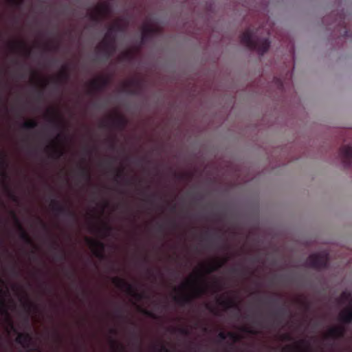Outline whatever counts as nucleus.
Wrapping results in <instances>:
<instances>
[{
	"label": "nucleus",
	"mask_w": 352,
	"mask_h": 352,
	"mask_svg": "<svg viewBox=\"0 0 352 352\" xmlns=\"http://www.w3.org/2000/svg\"><path fill=\"white\" fill-rule=\"evenodd\" d=\"M129 85L128 84H126V85H124V89H125V90H126V91H129V92L130 94H135V92H134L133 91H129Z\"/></svg>",
	"instance_id": "obj_56"
},
{
	"label": "nucleus",
	"mask_w": 352,
	"mask_h": 352,
	"mask_svg": "<svg viewBox=\"0 0 352 352\" xmlns=\"http://www.w3.org/2000/svg\"><path fill=\"white\" fill-rule=\"evenodd\" d=\"M243 332L248 333L252 335H256L258 333L257 331H255L250 327H243L241 329Z\"/></svg>",
	"instance_id": "obj_37"
},
{
	"label": "nucleus",
	"mask_w": 352,
	"mask_h": 352,
	"mask_svg": "<svg viewBox=\"0 0 352 352\" xmlns=\"http://www.w3.org/2000/svg\"><path fill=\"white\" fill-rule=\"evenodd\" d=\"M341 298L344 300H347L350 298L351 297V294L350 293H348L346 292H344L342 293L341 296H340Z\"/></svg>",
	"instance_id": "obj_42"
},
{
	"label": "nucleus",
	"mask_w": 352,
	"mask_h": 352,
	"mask_svg": "<svg viewBox=\"0 0 352 352\" xmlns=\"http://www.w3.org/2000/svg\"><path fill=\"white\" fill-rule=\"evenodd\" d=\"M217 302L219 305L223 307L226 309L229 308H235L239 310L238 305L234 302V300L228 298V299H222L218 298Z\"/></svg>",
	"instance_id": "obj_20"
},
{
	"label": "nucleus",
	"mask_w": 352,
	"mask_h": 352,
	"mask_svg": "<svg viewBox=\"0 0 352 352\" xmlns=\"http://www.w3.org/2000/svg\"><path fill=\"white\" fill-rule=\"evenodd\" d=\"M6 295V292L0 287V311L2 315L9 318V314L7 309V305L3 296Z\"/></svg>",
	"instance_id": "obj_22"
},
{
	"label": "nucleus",
	"mask_w": 352,
	"mask_h": 352,
	"mask_svg": "<svg viewBox=\"0 0 352 352\" xmlns=\"http://www.w3.org/2000/svg\"><path fill=\"white\" fill-rule=\"evenodd\" d=\"M47 150H51L52 153L50 154V157L55 160L59 159L60 157L63 155V151L54 146H47L46 148Z\"/></svg>",
	"instance_id": "obj_26"
},
{
	"label": "nucleus",
	"mask_w": 352,
	"mask_h": 352,
	"mask_svg": "<svg viewBox=\"0 0 352 352\" xmlns=\"http://www.w3.org/2000/svg\"><path fill=\"white\" fill-rule=\"evenodd\" d=\"M339 157L345 168L352 165V146L345 145L342 146L339 151Z\"/></svg>",
	"instance_id": "obj_8"
},
{
	"label": "nucleus",
	"mask_w": 352,
	"mask_h": 352,
	"mask_svg": "<svg viewBox=\"0 0 352 352\" xmlns=\"http://www.w3.org/2000/svg\"><path fill=\"white\" fill-rule=\"evenodd\" d=\"M78 170H79V173H78L79 176L82 179L86 180L87 182H90V181L91 179V176L89 169L88 168H87L86 166L80 165L78 167Z\"/></svg>",
	"instance_id": "obj_24"
},
{
	"label": "nucleus",
	"mask_w": 352,
	"mask_h": 352,
	"mask_svg": "<svg viewBox=\"0 0 352 352\" xmlns=\"http://www.w3.org/2000/svg\"><path fill=\"white\" fill-rule=\"evenodd\" d=\"M300 303H301V305H302L303 307H305V308L306 309H309V303H308L307 302H305V301H301V302H300Z\"/></svg>",
	"instance_id": "obj_52"
},
{
	"label": "nucleus",
	"mask_w": 352,
	"mask_h": 352,
	"mask_svg": "<svg viewBox=\"0 0 352 352\" xmlns=\"http://www.w3.org/2000/svg\"><path fill=\"white\" fill-rule=\"evenodd\" d=\"M11 328L12 329L17 333V337L15 339V342L19 344H21L25 349H29L31 342L32 340V337L29 333H19L17 330L14 328L13 324L11 322Z\"/></svg>",
	"instance_id": "obj_10"
},
{
	"label": "nucleus",
	"mask_w": 352,
	"mask_h": 352,
	"mask_svg": "<svg viewBox=\"0 0 352 352\" xmlns=\"http://www.w3.org/2000/svg\"><path fill=\"white\" fill-rule=\"evenodd\" d=\"M144 313V314H145L146 316L150 317V318H156V316L155 314H154L152 311H148V310H143L142 311Z\"/></svg>",
	"instance_id": "obj_45"
},
{
	"label": "nucleus",
	"mask_w": 352,
	"mask_h": 352,
	"mask_svg": "<svg viewBox=\"0 0 352 352\" xmlns=\"http://www.w3.org/2000/svg\"><path fill=\"white\" fill-rule=\"evenodd\" d=\"M10 47L12 50H23L26 56H28L30 55L31 50L30 48H28L25 44L23 42H12L10 44Z\"/></svg>",
	"instance_id": "obj_21"
},
{
	"label": "nucleus",
	"mask_w": 352,
	"mask_h": 352,
	"mask_svg": "<svg viewBox=\"0 0 352 352\" xmlns=\"http://www.w3.org/2000/svg\"><path fill=\"white\" fill-rule=\"evenodd\" d=\"M206 293L205 287H197L195 288L193 295L183 294L179 296H174V300L181 306L190 305L193 298H198Z\"/></svg>",
	"instance_id": "obj_7"
},
{
	"label": "nucleus",
	"mask_w": 352,
	"mask_h": 352,
	"mask_svg": "<svg viewBox=\"0 0 352 352\" xmlns=\"http://www.w3.org/2000/svg\"><path fill=\"white\" fill-rule=\"evenodd\" d=\"M175 208H176V206L175 205L173 206L172 208H171V210L172 211H175Z\"/></svg>",
	"instance_id": "obj_63"
},
{
	"label": "nucleus",
	"mask_w": 352,
	"mask_h": 352,
	"mask_svg": "<svg viewBox=\"0 0 352 352\" xmlns=\"http://www.w3.org/2000/svg\"><path fill=\"white\" fill-rule=\"evenodd\" d=\"M281 339L285 341H291L293 338L289 333H284L281 336Z\"/></svg>",
	"instance_id": "obj_40"
},
{
	"label": "nucleus",
	"mask_w": 352,
	"mask_h": 352,
	"mask_svg": "<svg viewBox=\"0 0 352 352\" xmlns=\"http://www.w3.org/2000/svg\"><path fill=\"white\" fill-rule=\"evenodd\" d=\"M111 12V6L109 2L104 1L97 6L89 12V19L96 23H100L106 18Z\"/></svg>",
	"instance_id": "obj_3"
},
{
	"label": "nucleus",
	"mask_w": 352,
	"mask_h": 352,
	"mask_svg": "<svg viewBox=\"0 0 352 352\" xmlns=\"http://www.w3.org/2000/svg\"><path fill=\"white\" fill-rule=\"evenodd\" d=\"M339 320L344 324H350L352 322V312L351 307H347L339 314Z\"/></svg>",
	"instance_id": "obj_19"
},
{
	"label": "nucleus",
	"mask_w": 352,
	"mask_h": 352,
	"mask_svg": "<svg viewBox=\"0 0 352 352\" xmlns=\"http://www.w3.org/2000/svg\"><path fill=\"white\" fill-rule=\"evenodd\" d=\"M87 240L91 248L94 255L100 259H103L104 258V251L105 249V244L98 240L91 239H87Z\"/></svg>",
	"instance_id": "obj_9"
},
{
	"label": "nucleus",
	"mask_w": 352,
	"mask_h": 352,
	"mask_svg": "<svg viewBox=\"0 0 352 352\" xmlns=\"http://www.w3.org/2000/svg\"><path fill=\"white\" fill-rule=\"evenodd\" d=\"M42 96H43V92L41 91H39L38 92V98H41L42 97Z\"/></svg>",
	"instance_id": "obj_59"
},
{
	"label": "nucleus",
	"mask_w": 352,
	"mask_h": 352,
	"mask_svg": "<svg viewBox=\"0 0 352 352\" xmlns=\"http://www.w3.org/2000/svg\"><path fill=\"white\" fill-rule=\"evenodd\" d=\"M94 228L97 230V232L99 234H101L104 236H109L110 232L113 230L112 227L107 224H104V226L102 228H96L94 226Z\"/></svg>",
	"instance_id": "obj_28"
},
{
	"label": "nucleus",
	"mask_w": 352,
	"mask_h": 352,
	"mask_svg": "<svg viewBox=\"0 0 352 352\" xmlns=\"http://www.w3.org/2000/svg\"><path fill=\"white\" fill-rule=\"evenodd\" d=\"M338 25H340L342 26H343L344 29V36H349V32L348 31L346 30V26L344 25V21H342V20H340V21L338 23Z\"/></svg>",
	"instance_id": "obj_46"
},
{
	"label": "nucleus",
	"mask_w": 352,
	"mask_h": 352,
	"mask_svg": "<svg viewBox=\"0 0 352 352\" xmlns=\"http://www.w3.org/2000/svg\"><path fill=\"white\" fill-rule=\"evenodd\" d=\"M120 31H122V27L118 23L110 26L104 35V38L97 46L98 51L107 58H109L116 50V38L114 33Z\"/></svg>",
	"instance_id": "obj_2"
},
{
	"label": "nucleus",
	"mask_w": 352,
	"mask_h": 352,
	"mask_svg": "<svg viewBox=\"0 0 352 352\" xmlns=\"http://www.w3.org/2000/svg\"><path fill=\"white\" fill-rule=\"evenodd\" d=\"M190 283V282L189 280H187V281H186L185 283H184L181 285L180 288H181L182 289H186V288L187 287V286H188Z\"/></svg>",
	"instance_id": "obj_50"
},
{
	"label": "nucleus",
	"mask_w": 352,
	"mask_h": 352,
	"mask_svg": "<svg viewBox=\"0 0 352 352\" xmlns=\"http://www.w3.org/2000/svg\"><path fill=\"white\" fill-rule=\"evenodd\" d=\"M228 261V258L226 257L222 260H217L214 262V263L207 266H204L203 267L207 274H210L221 267Z\"/></svg>",
	"instance_id": "obj_17"
},
{
	"label": "nucleus",
	"mask_w": 352,
	"mask_h": 352,
	"mask_svg": "<svg viewBox=\"0 0 352 352\" xmlns=\"http://www.w3.org/2000/svg\"><path fill=\"white\" fill-rule=\"evenodd\" d=\"M116 178H122L124 177V168H122L120 169H118L116 170Z\"/></svg>",
	"instance_id": "obj_41"
},
{
	"label": "nucleus",
	"mask_w": 352,
	"mask_h": 352,
	"mask_svg": "<svg viewBox=\"0 0 352 352\" xmlns=\"http://www.w3.org/2000/svg\"><path fill=\"white\" fill-rule=\"evenodd\" d=\"M241 44L250 50L256 51L260 55H263L270 48V42L268 38H257L254 31L248 28L243 32L241 36Z\"/></svg>",
	"instance_id": "obj_1"
},
{
	"label": "nucleus",
	"mask_w": 352,
	"mask_h": 352,
	"mask_svg": "<svg viewBox=\"0 0 352 352\" xmlns=\"http://www.w3.org/2000/svg\"><path fill=\"white\" fill-rule=\"evenodd\" d=\"M23 307L29 312L32 309H37V307L30 300H27L24 304Z\"/></svg>",
	"instance_id": "obj_34"
},
{
	"label": "nucleus",
	"mask_w": 352,
	"mask_h": 352,
	"mask_svg": "<svg viewBox=\"0 0 352 352\" xmlns=\"http://www.w3.org/2000/svg\"><path fill=\"white\" fill-rule=\"evenodd\" d=\"M228 337L230 338L234 342H236L241 340V336L236 333L228 332Z\"/></svg>",
	"instance_id": "obj_36"
},
{
	"label": "nucleus",
	"mask_w": 352,
	"mask_h": 352,
	"mask_svg": "<svg viewBox=\"0 0 352 352\" xmlns=\"http://www.w3.org/2000/svg\"><path fill=\"white\" fill-rule=\"evenodd\" d=\"M272 302L274 304L277 303L278 302V298H274L272 300Z\"/></svg>",
	"instance_id": "obj_60"
},
{
	"label": "nucleus",
	"mask_w": 352,
	"mask_h": 352,
	"mask_svg": "<svg viewBox=\"0 0 352 352\" xmlns=\"http://www.w3.org/2000/svg\"><path fill=\"white\" fill-rule=\"evenodd\" d=\"M100 127L101 128H107L108 127V124L106 122H102L101 124H100Z\"/></svg>",
	"instance_id": "obj_57"
},
{
	"label": "nucleus",
	"mask_w": 352,
	"mask_h": 352,
	"mask_svg": "<svg viewBox=\"0 0 352 352\" xmlns=\"http://www.w3.org/2000/svg\"><path fill=\"white\" fill-rule=\"evenodd\" d=\"M218 337L221 340H225L228 338V333H225L223 331H221L218 334Z\"/></svg>",
	"instance_id": "obj_44"
},
{
	"label": "nucleus",
	"mask_w": 352,
	"mask_h": 352,
	"mask_svg": "<svg viewBox=\"0 0 352 352\" xmlns=\"http://www.w3.org/2000/svg\"><path fill=\"white\" fill-rule=\"evenodd\" d=\"M55 335H56V338L58 340V341L60 342L61 341V338H60L59 333L57 331H56L55 332Z\"/></svg>",
	"instance_id": "obj_58"
},
{
	"label": "nucleus",
	"mask_w": 352,
	"mask_h": 352,
	"mask_svg": "<svg viewBox=\"0 0 352 352\" xmlns=\"http://www.w3.org/2000/svg\"><path fill=\"white\" fill-rule=\"evenodd\" d=\"M109 333L113 336H116L118 334V330L115 328H111L109 329Z\"/></svg>",
	"instance_id": "obj_49"
},
{
	"label": "nucleus",
	"mask_w": 352,
	"mask_h": 352,
	"mask_svg": "<svg viewBox=\"0 0 352 352\" xmlns=\"http://www.w3.org/2000/svg\"><path fill=\"white\" fill-rule=\"evenodd\" d=\"M109 147H110V148L111 150H115V148H116V144H115L114 140H111V144H110V146Z\"/></svg>",
	"instance_id": "obj_51"
},
{
	"label": "nucleus",
	"mask_w": 352,
	"mask_h": 352,
	"mask_svg": "<svg viewBox=\"0 0 352 352\" xmlns=\"http://www.w3.org/2000/svg\"><path fill=\"white\" fill-rule=\"evenodd\" d=\"M171 225L172 226L175 228V222H171Z\"/></svg>",
	"instance_id": "obj_64"
},
{
	"label": "nucleus",
	"mask_w": 352,
	"mask_h": 352,
	"mask_svg": "<svg viewBox=\"0 0 352 352\" xmlns=\"http://www.w3.org/2000/svg\"><path fill=\"white\" fill-rule=\"evenodd\" d=\"M159 230L160 231H162L163 230V226L162 225H160L159 226Z\"/></svg>",
	"instance_id": "obj_62"
},
{
	"label": "nucleus",
	"mask_w": 352,
	"mask_h": 352,
	"mask_svg": "<svg viewBox=\"0 0 352 352\" xmlns=\"http://www.w3.org/2000/svg\"><path fill=\"white\" fill-rule=\"evenodd\" d=\"M177 331L184 336H188L190 334V331L185 327H179L177 329Z\"/></svg>",
	"instance_id": "obj_38"
},
{
	"label": "nucleus",
	"mask_w": 352,
	"mask_h": 352,
	"mask_svg": "<svg viewBox=\"0 0 352 352\" xmlns=\"http://www.w3.org/2000/svg\"><path fill=\"white\" fill-rule=\"evenodd\" d=\"M12 216L14 221L15 225L19 231V237L21 240H23L26 244L28 245H33V241L30 236L29 234L26 232V230L23 227L22 224L21 223L19 218L16 215V214L14 212H12Z\"/></svg>",
	"instance_id": "obj_11"
},
{
	"label": "nucleus",
	"mask_w": 352,
	"mask_h": 352,
	"mask_svg": "<svg viewBox=\"0 0 352 352\" xmlns=\"http://www.w3.org/2000/svg\"><path fill=\"white\" fill-rule=\"evenodd\" d=\"M24 1V0H9V2L12 4V5H14L15 6H20L23 2Z\"/></svg>",
	"instance_id": "obj_39"
},
{
	"label": "nucleus",
	"mask_w": 352,
	"mask_h": 352,
	"mask_svg": "<svg viewBox=\"0 0 352 352\" xmlns=\"http://www.w3.org/2000/svg\"><path fill=\"white\" fill-rule=\"evenodd\" d=\"M70 72L67 65H64L60 71L56 82L59 84H65L69 80Z\"/></svg>",
	"instance_id": "obj_15"
},
{
	"label": "nucleus",
	"mask_w": 352,
	"mask_h": 352,
	"mask_svg": "<svg viewBox=\"0 0 352 352\" xmlns=\"http://www.w3.org/2000/svg\"><path fill=\"white\" fill-rule=\"evenodd\" d=\"M329 263V255L327 253L311 254L307 259V265L315 270L326 268Z\"/></svg>",
	"instance_id": "obj_4"
},
{
	"label": "nucleus",
	"mask_w": 352,
	"mask_h": 352,
	"mask_svg": "<svg viewBox=\"0 0 352 352\" xmlns=\"http://www.w3.org/2000/svg\"><path fill=\"white\" fill-rule=\"evenodd\" d=\"M38 126V122L34 120H30L25 122L22 125L21 128L25 130H30L36 128Z\"/></svg>",
	"instance_id": "obj_29"
},
{
	"label": "nucleus",
	"mask_w": 352,
	"mask_h": 352,
	"mask_svg": "<svg viewBox=\"0 0 352 352\" xmlns=\"http://www.w3.org/2000/svg\"><path fill=\"white\" fill-rule=\"evenodd\" d=\"M131 335L133 340V344L137 346L139 349H140L142 345V340L140 338V337L137 335L135 331H133Z\"/></svg>",
	"instance_id": "obj_31"
},
{
	"label": "nucleus",
	"mask_w": 352,
	"mask_h": 352,
	"mask_svg": "<svg viewBox=\"0 0 352 352\" xmlns=\"http://www.w3.org/2000/svg\"><path fill=\"white\" fill-rule=\"evenodd\" d=\"M47 113L50 115V122L54 124V125L58 129L63 126L62 119L56 116V112L54 110H48Z\"/></svg>",
	"instance_id": "obj_23"
},
{
	"label": "nucleus",
	"mask_w": 352,
	"mask_h": 352,
	"mask_svg": "<svg viewBox=\"0 0 352 352\" xmlns=\"http://www.w3.org/2000/svg\"><path fill=\"white\" fill-rule=\"evenodd\" d=\"M346 333L345 327L343 326L334 327L329 329L327 332V337L334 339L342 338Z\"/></svg>",
	"instance_id": "obj_14"
},
{
	"label": "nucleus",
	"mask_w": 352,
	"mask_h": 352,
	"mask_svg": "<svg viewBox=\"0 0 352 352\" xmlns=\"http://www.w3.org/2000/svg\"><path fill=\"white\" fill-rule=\"evenodd\" d=\"M133 52L131 50H128L123 52L120 55V59L124 60H129L133 58Z\"/></svg>",
	"instance_id": "obj_32"
},
{
	"label": "nucleus",
	"mask_w": 352,
	"mask_h": 352,
	"mask_svg": "<svg viewBox=\"0 0 352 352\" xmlns=\"http://www.w3.org/2000/svg\"><path fill=\"white\" fill-rule=\"evenodd\" d=\"M4 188L7 191L9 197L14 201H17L18 198L15 194L11 190L8 184L3 183Z\"/></svg>",
	"instance_id": "obj_33"
},
{
	"label": "nucleus",
	"mask_w": 352,
	"mask_h": 352,
	"mask_svg": "<svg viewBox=\"0 0 352 352\" xmlns=\"http://www.w3.org/2000/svg\"><path fill=\"white\" fill-rule=\"evenodd\" d=\"M232 272L234 274H241V273L244 272V270H241L237 268H233V269H232Z\"/></svg>",
	"instance_id": "obj_47"
},
{
	"label": "nucleus",
	"mask_w": 352,
	"mask_h": 352,
	"mask_svg": "<svg viewBox=\"0 0 352 352\" xmlns=\"http://www.w3.org/2000/svg\"><path fill=\"white\" fill-rule=\"evenodd\" d=\"M9 166V162L7 160V156L5 153L1 155V161H0V168L1 172L0 175L4 180H7L9 179V175L8 174L6 170Z\"/></svg>",
	"instance_id": "obj_16"
},
{
	"label": "nucleus",
	"mask_w": 352,
	"mask_h": 352,
	"mask_svg": "<svg viewBox=\"0 0 352 352\" xmlns=\"http://www.w3.org/2000/svg\"><path fill=\"white\" fill-rule=\"evenodd\" d=\"M278 86L280 89H282L283 87V84L280 79H277Z\"/></svg>",
	"instance_id": "obj_55"
},
{
	"label": "nucleus",
	"mask_w": 352,
	"mask_h": 352,
	"mask_svg": "<svg viewBox=\"0 0 352 352\" xmlns=\"http://www.w3.org/2000/svg\"><path fill=\"white\" fill-rule=\"evenodd\" d=\"M285 349L290 352H311L310 343L305 340H300L298 344L294 346H287Z\"/></svg>",
	"instance_id": "obj_12"
},
{
	"label": "nucleus",
	"mask_w": 352,
	"mask_h": 352,
	"mask_svg": "<svg viewBox=\"0 0 352 352\" xmlns=\"http://www.w3.org/2000/svg\"><path fill=\"white\" fill-rule=\"evenodd\" d=\"M158 352H171L170 349H168L165 345L162 344L159 349H157Z\"/></svg>",
	"instance_id": "obj_43"
},
{
	"label": "nucleus",
	"mask_w": 352,
	"mask_h": 352,
	"mask_svg": "<svg viewBox=\"0 0 352 352\" xmlns=\"http://www.w3.org/2000/svg\"><path fill=\"white\" fill-rule=\"evenodd\" d=\"M50 207L57 215L65 216L73 221L77 220V215L74 211L71 210L69 207L60 204V203L55 199L51 200Z\"/></svg>",
	"instance_id": "obj_6"
},
{
	"label": "nucleus",
	"mask_w": 352,
	"mask_h": 352,
	"mask_svg": "<svg viewBox=\"0 0 352 352\" xmlns=\"http://www.w3.org/2000/svg\"><path fill=\"white\" fill-rule=\"evenodd\" d=\"M112 282L116 287L125 291L129 295L137 300H141L144 298V294L137 292L134 286L123 278L114 277L112 279Z\"/></svg>",
	"instance_id": "obj_5"
},
{
	"label": "nucleus",
	"mask_w": 352,
	"mask_h": 352,
	"mask_svg": "<svg viewBox=\"0 0 352 352\" xmlns=\"http://www.w3.org/2000/svg\"><path fill=\"white\" fill-rule=\"evenodd\" d=\"M109 82L108 78L104 76H100L97 79L92 80L90 83V87L94 91H100L106 87Z\"/></svg>",
	"instance_id": "obj_13"
},
{
	"label": "nucleus",
	"mask_w": 352,
	"mask_h": 352,
	"mask_svg": "<svg viewBox=\"0 0 352 352\" xmlns=\"http://www.w3.org/2000/svg\"><path fill=\"white\" fill-rule=\"evenodd\" d=\"M287 311V307L285 305L280 307L272 315L274 318H278L283 316Z\"/></svg>",
	"instance_id": "obj_30"
},
{
	"label": "nucleus",
	"mask_w": 352,
	"mask_h": 352,
	"mask_svg": "<svg viewBox=\"0 0 352 352\" xmlns=\"http://www.w3.org/2000/svg\"><path fill=\"white\" fill-rule=\"evenodd\" d=\"M53 248L55 250L59 249V244L58 243V242L56 241H53Z\"/></svg>",
	"instance_id": "obj_54"
},
{
	"label": "nucleus",
	"mask_w": 352,
	"mask_h": 352,
	"mask_svg": "<svg viewBox=\"0 0 352 352\" xmlns=\"http://www.w3.org/2000/svg\"><path fill=\"white\" fill-rule=\"evenodd\" d=\"M56 260L58 261H64L66 260V254L63 250H60V252L55 254Z\"/></svg>",
	"instance_id": "obj_35"
},
{
	"label": "nucleus",
	"mask_w": 352,
	"mask_h": 352,
	"mask_svg": "<svg viewBox=\"0 0 352 352\" xmlns=\"http://www.w3.org/2000/svg\"><path fill=\"white\" fill-rule=\"evenodd\" d=\"M206 308L212 313L215 314V309L209 305H206Z\"/></svg>",
	"instance_id": "obj_53"
},
{
	"label": "nucleus",
	"mask_w": 352,
	"mask_h": 352,
	"mask_svg": "<svg viewBox=\"0 0 352 352\" xmlns=\"http://www.w3.org/2000/svg\"><path fill=\"white\" fill-rule=\"evenodd\" d=\"M110 344L111 349L114 352L122 351L125 349L121 343L118 342L112 338L110 339Z\"/></svg>",
	"instance_id": "obj_27"
},
{
	"label": "nucleus",
	"mask_w": 352,
	"mask_h": 352,
	"mask_svg": "<svg viewBox=\"0 0 352 352\" xmlns=\"http://www.w3.org/2000/svg\"><path fill=\"white\" fill-rule=\"evenodd\" d=\"M118 313H119V314L118 315V316L119 318H123V315L120 313V309H118Z\"/></svg>",
	"instance_id": "obj_61"
},
{
	"label": "nucleus",
	"mask_w": 352,
	"mask_h": 352,
	"mask_svg": "<svg viewBox=\"0 0 352 352\" xmlns=\"http://www.w3.org/2000/svg\"><path fill=\"white\" fill-rule=\"evenodd\" d=\"M112 123L114 126L123 129L127 124V120L124 117L122 116H118L112 118Z\"/></svg>",
	"instance_id": "obj_25"
},
{
	"label": "nucleus",
	"mask_w": 352,
	"mask_h": 352,
	"mask_svg": "<svg viewBox=\"0 0 352 352\" xmlns=\"http://www.w3.org/2000/svg\"><path fill=\"white\" fill-rule=\"evenodd\" d=\"M39 221L43 227V228L44 230H45L46 231L49 232V229H48V227L46 225V223H45L42 220L39 219Z\"/></svg>",
	"instance_id": "obj_48"
},
{
	"label": "nucleus",
	"mask_w": 352,
	"mask_h": 352,
	"mask_svg": "<svg viewBox=\"0 0 352 352\" xmlns=\"http://www.w3.org/2000/svg\"><path fill=\"white\" fill-rule=\"evenodd\" d=\"M157 32L156 28L150 26L144 25L142 32V43H144L147 40L150 39Z\"/></svg>",
	"instance_id": "obj_18"
}]
</instances>
